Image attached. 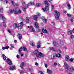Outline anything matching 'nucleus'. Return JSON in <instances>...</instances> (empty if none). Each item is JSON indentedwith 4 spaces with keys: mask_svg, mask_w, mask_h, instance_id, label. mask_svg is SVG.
<instances>
[{
    "mask_svg": "<svg viewBox=\"0 0 74 74\" xmlns=\"http://www.w3.org/2000/svg\"><path fill=\"white\" fill-rule=\"evenodd\" d=\"M34 55H35L37 56V57H38L39 58H40V57L42 58V57H44V56H45L44 54L42 53L41 52H39L38 50L37 49L36 50L34 51Z\"/></svg>",
    "mask_w": 74,
    "mask_h": 74,
    "instance_id": "nucleus-1",
    "label": "nucleus"
},
{
    "mask_svg": "<svg viewBox=\"0 0 74 74\" xmlns=\"http://www.w3.org/2000/svg\"><path fill=\"white\" fill-rule=\"evenodd\" d=\"M54 12L55 13V17L56 20L59 19V17L60 16V13L58 11L56 10L54 11Z\"/></svg>",
    "mask_w": 74,
    "mask_h": 74,
    "instance_id": "nucleus-2",
    "label": "nucleus"
},
{
    "mask_svg": "<svg viewBox=\"0 0 74 74\" xmlns=\"http://www.w3.org/2000/svg\"><path fill=\"white\" fill-rule=\"evenodd\" d=\"M14 14H21L22 11L21 10L19 9V8H16L15 9Z\"/></svg>",
    "mask_w": 74,
    "mask_h": 74,
    "instance_id": "nucleus-3",
    "label": "nucleus"
},
{
    "mask_svg": "<svg viewBox=\"0 0 74 74\" xmlns=\"http://www.w3.org/2000/svg\"><path fill=\"white\" fill-rule=\"evenodd\" d=\"M6 62L8 63V64L9 65H10L11 66V65H12V61L11 60H10L9 58H8L6 60Z\"/></svg>",
    "mask_w": 74,
    "mask_h": 74,
    "instance_id": "nucleus-4",
    "label": "nucleus"
},
{
    "mask_svg": "<svg viewBox=\"0 0 74 74\" xmlns=\"http://www.w3.org/2000/svg\"><path fill=\"white\" fill-rule=\"evenodd\" d=\"M41 18L42 19V21L44 23H47V19H45V17L44 16H42Z\"/></svg>",
    "mask_w": 74,
    "mask_h": 74,
    "instance_id": "nucleus-5",
    "label": "nucleus"
},
{
    "mask_svg": "<svg viewBox=\"0 0 74 74\" xmlns=\"http://www.w3.org/2000/svg\"><path fill=\"white\" fill-rule=\"evenodd\" d=\"M17 37L19 40H21V39H22V34H18L17 35Z\"/></svg>",
    "mask_w": 74,
    "mask_h": 74,
    "instance_id": "nucleus-6",
    "label": "nucleus"
},
{
    "mask_svg": "<svg viewBox=\"0 0 74 74\" xmlns=\"http://www.w3.org/2000/svg\"><path fill=\"white\" fill-rule=\"evenodd\" d=\"M34 26L36 28H39V26H38V24L37 22H36L34 23Z\"/></svg>",
    "mask_w": 74,
    "mask_h": 74,
    "instance_id": "nucleus-7",
    "label": "nucleus"
},
{
    "mask_svg": "<svg viewBox=\"0 0 74 74\" xmlns=\"http://www.w3.org/2000/svg\"><path fill=\"white\" fill-rule=\"evenodd\" d=\"M64 65H65V68L67 69V70H68L69 68V66L67 65V63L66 62H65Z\"/></svg>",
    "mask_w": 74,
    "mask_h": 74,
    "instance_id": "nucleus-8",
    "label": "nucleus"
},
{
    "mask_svg": "<svg viewBox=\"0 0 74 74\" xmlns=\"http://www.w3.org/2000/svg\"><path fill=\"white\" fill-rule=\"evenodd\" d=\"M30 31L31 32H34L35 30H34V28L33 26H30Z\"/></svg>",
    "mask_w": 74,
    "mask_h": 74,
    "instance_id": "nucleus-9",
    "label": "nucleus"
},
{
    "mask_svg": "<svg viewBox=\"0 0 74 74\" xmlns=\"http://www.w3.org/2000/svg\"><path fill=\"white\" fill-rule=\"evenodd\" d=\"M0 18H1V19H2L3 21L5 19V18L3 14H0Z\"/></svg>",
    "mask_w": 74,
    "mask_h": 74,
    "instance_id": "nucleus-10",
    "label": "nucleus"
},
{
    "mask_svg": "<svg viewBox=\"0 0 74 74\" xmlns=\"http://www.w3.org/2000/svg\"><path fill=\"white\" fill-rule=\"evenodd\" d=\"M24 65H25V62H22V63H21V65L20 66V67L22 68V69H23V70L24 71H25V69H24V68H23V66H24Z\"/></svg>",
    "mask_w": 74,
    "mask_h": 74,
    "instance_id": "nucleus-11",
    "label": "nucleus"
},
{
    "mask_svg": "<svg viewBox=\"0 0 74 74\" xmlns=\"http://www.w3.org/2000/svg\"><path fill=\"white\" fill-rule=\"evenodd\" d=\"M70 57L69 56H66L65 57V60L67 62H69Z\"/></svg>",
    "mask_w": 74,
    "mask_h": 74,
    "instance_id": "nucleus-12",
    "label": "nucleus"
},
{
    "mask_svg": "<svg viewBox=\"0 0 74 74\" xmlns=\"http://www.w3.org/2000/svg\"><path fill=\"white\" fill-rule=\"evenodd\" d=\"M53 45L54 47H59V44L58 42H54L53 43Z\"/></svg>",
    "mask_w": 74,
    "mask_h": 74,
    "instance_id": "nucleus-13",
    "label": "nucleus"
},
{
    "mask_svg": "<svg viewBox=\"0 0 74 74\" xmlns=\"http://www.w3.org/2000/svg\"><path fill=\"white\" fill-rule=\"evenodd\" d=\"M42 33H48V31L46 29H43L42 30Z\"/></svg>",
    "mask_w": 74,
    "mask_h": 74,
    "instance_id": "nucleus-14",
    "label": "nucleus"
},
{
    "mask_svg": "<svg viewBox=\"0 0 74 74\" xmlns=\"http://www.w3.org/2000/svg\"><path fill=\"white\" fill-rule=\"evenodd\" d=\"M55 57H56V54H55L54 53L53 55L51 56V59H54V58H55Z\"/></svg>",
    "mask_w": 74,
    "mask_h": 74,
    "instance_id": "nucleus-15",
    "label": "nucleus"
},
{
    "mask_svg": "<svg viewBox=\"0 0 74 74\" xmlns=\"http://www.w3.org/2000/svg\"><path fill=\"white\" fill-rule=\"evenodd\" d=\"M67 33L68 35H71L72 34V31L71 30L69 29L67 31Z\"/></svg>",
    "mask_w": 74,
    "mask_h": 74,
    "instance_id": "nucleus-16",
    "label": "nucleus"
},
{
    "mask_svg": "<svg viewBox=\"0 0 74 74\" xmlns=\"http://www.w3.org/2000/svg\"><path fill=\"white\" fill-rule=\"evenodd\" d=\"M49 6H45V10L46 11H49Z\"/></svg>",
    "mask_w": 74,
    "mask_h": 74,
    "instance_id": "nucleus-17",
    "label": "nucleus"
},
{
    "mask_svg": "<svg viewBox=\"0 0 74 74\" xmlns=\"http://www.w3.org/2000/svg\"><path fill=\"white\" fill-rule=\"evenodd\" d=\"M13 27L14 28H15V29H16L17 27H18V24L16 23H14L13 25Z\"/></svg>",
    "mask_w": 74,
    "mask_h": 74,
    "instance_id": "nucleus-18",
    "label": "nucleus"
},
{
    "mask_svg": "<svg viewBox=\"0 0 74 74\" xmlns=\"http://www.w3.org/2000/svg\"><path fill=\"white\" fill-rule=\"evenodd\" d=\"M47 71L48 74H52V71L48 69H47Z\"/></svg>",
    "mask_w": 74,
    "mask_h": 74,
    "instance_id": "nucleus-19",
    "label": "nucleus"
},
{
    "mask_svg": "<svg viewBox=\"0 0 74 74\" xmlns=\"http://www.w3.org/2000/svg\"><path fill=\"white\" fill-rule=\"evenodd\" d=\"M15 67L14 66H12V67H10V70H15Z\"/></svg>",
    "mask_w": 74,
    "mask_h": 74,
    "instance_id": "nucleus-20",
    "label": "nucleus"
},
{
    "mask_svg": "<svg viewBox=\"0 0 74 74\" xmlns=\"http://www.w3.org/2000/svg\"><path fill=\"white\" fill-rule=\"evenodd\" d=\"M33 18L34 21H37V18H38L37 16L36 15L34 16H33Z\"/></svg>",
    "mask_w": 74,
    "mask_h": 74,
    "instance_id": "nucleus-21",
    "label": "nucleus"
},
{
    "mask_svg": "<svg viewBox=\"0 0 74 74\" xmlns=\"http://www.w3.org/2000/svg\"><path fill=\"white\" fill-rule=\"evenodd\" d=\"M44 3L46 5V6L49 5V3H48V2L47 1H45Z\"/></svg>",
    "mask_w": 74,
    "mask_h": 74,
    "instance_id": "nucleus-22",
    "label": "nucleus"
},
{
    "mask_svg": "<svg viewBox=\"0 0 74 74\" xmlns=\"http://www.w3.org/2000/svg\"><path fill=\"white\" fill-rule=\"evenodd\" d=\"M56 56L57 58H61V57H62V55H61L60 54L58 53L56 54Z\"/></svg>",
    "mask_w": 74,
    "mask_h": 74,
    "instance_id": "nucleus-23",
    "label": "nucleus"
},
{
    "mask_svg": "<svg viewBox=\"0 0 74 74\" xmlns=\"http://www.w3.org/2000/svg\"><path fill=\"white\" fill-rule=\"evenodd\" d=\"M60 44L62 46H63L64 45V43L62 40H60Z\"/></svg>",
    "mask_w": 74,
    "mask_h": 74,
    "instance_id": "nucleus-24",
    "label": "nucleus"
},
{
    "mask_svg": "<svg viewBox=\"0 0 74 74\" xmlns=\"http://www.w3.org/2000/svg\"><path fill=\"white\" fill-rule=\"evenodd\" d=\"M15 12V10L14 9H12L11 10L10 12V14H12L14 12Z\"/></svg>",
    "mask_w": 74,
    "mask_h": 74,
    "instance_id": "nucleus-25",
    "label": "nucleus"
},
{
    "mask_svg": "<svg viewBox=\"0 0 74 74\" xmlns=\"http://www.w3.org/2000/svg\"><path fill=\"white\" fill-rule=\"evenodd\" d=\"M30 44L31 46H32V47H34V45H34V42H30Z\"/></svg>",
    "mask_w": 74,
    "mask_h": 74,
    "instance_id": "nucleus-26",
    "label": "nucleus"
},
{
    "mask_svg": "<svg viewBox=\"0 0 74 74\" xmlns=\"http://www.w3.org/2000/svg\"><path fill=\"white\" fill-rule=\"evenodd\" d=\"M28 4L30 5H33L34 4V3H33V2H31L28 3Z\"/></svg>",
    "mask_w": 74,
    "mask_h": 74,
    "instance_id": "nucleus-27",
    "label": "nucleus"
},
{
    "mask_svg": "<svg viewBox=\"0 0 74 74\" xmlns=\"http://www.w3.org/2000/svg\"><path fill=\"white\" fill-rule=\"evenodd\" d=\"M2 57L3 58L4 60H6V56H5V55L4 54L2 55Z\"/></svg>",
    "mask_w": 74,
    "mask_h": 74,
    "instance_id": "nucleus-28",
    "label": "nucleus"
},
{
    "mask_svg": "<svg viewBox=\"0 0 74 74\" xmlns=\"http://www.w3.org/2000/svg\"><path fill=\"white\" fill-rule=\"evenodd\" d=\"M67 6L68 7L69 9L70 10V9H71V5H70V4L69 3H68L67 5Z\"/></svg>",
    "mask_w": 74,
    "mask_h": 74,
    "instance_id": "nucleus-29",
    "label": "nucleus"
},
{
    "mask_svg": "<svg viewBox=\"0 0 74 74\" xmlns=\"http://www.w3.org/2000/svg\"><path fill=\"white\" fill-rule=\"evenodd\" d=\"M22 49L23 51H26L27 50V48H26L25 47H23V48H22Z\"/></svg>",
    "mask_w": 74,
    "mask_h": 74,
    "instance_id": "nucleus-30",
    "label": "nucleus"
},
{
    "mask_svg": "<svg viewBox=\"0 0 74 74\" xmlns=\"http://www.w3.org/2000/svg\"><path fill=\"white\" fill-rule=\"evenodd\" d=\"M51 51H53V52H55V51H56V50H55V48L53 47L51 48Z\"/></svg>",
    "mask_w": 74,
    "mask_h": 74,
    "instance_id": "nucleus-31",
    "label": "nucleus"
},
{
    "mask_svg": "<svg viewBox=\"0 0 74 74\" xmlns=\"http://www.w3.org/2000/svg\"><path fill=\"white\" fill-rule=\"evenodd\" d=\"M22 48L21 47L18 50V52L19 53H21V51H22Z\"/></svg>",
    "mask_w": 74,
    "mask_h": 74,
    "instance_id": "nucleus-32",
    "label": "nucleus"
},
{
    "mask_svg": "<svg viewBox=\"0 0 74 74\" xmlns=\"http://www.w3.org/2000/svg\"><path fill=\"white\" fill-rule=\"evenodd\" d=\"M20 25L21 26H23V22H21L20 23Z\"/></svg>",
    "mask_w": 74,
    "mask_h": 74,
    "instance_id": "nucleus-33",
    "label": "nucleus"
},
{
    "mask_svg": "<svg viewBox=\"0 0 74 74\" xmlns=\"http://www.w3.org/2000/svg\"><path fill=\"white\" fill-rule=\"evenodd\" d=\"M18 30H21V29H22V27L21 26H19L18 27Z\"/></svg>",
    "mask_w": 74,
    "mask_h": 74,
    "instance_id": "nucleus-34",
    "label": "nucleus"
},
{
    "mask_svg": "<svg viewBox=\"0 0 74 74\" xmlns=\"http://www.w3.org/2000/svg\"><path fill=\"white\" fill-rule=\"evenodd\" d=\"M74 61V60L72 58H70L69 60V62H73Z\"/></svg>",
    "mask_w": 74,
    "mask_h": 74,
    "instance_id": "nucleus-35",
    "label": "nucleus"
},
{
    "mask_svg": "<svg viewBox=\"0 0 74 74\" xmlns=\"http://www.w3.org/2000/svg\"><path fill=\"white\" fill-rule=\"evenodd\" d=\"M57 52H59V53H60L62 52L61 51H60V50L59 49H57Z\"/></svg>",
    "mask_w": 74,
    "mask_h": 74,
    "instance_id": "nucleus-36",
    "label": "nucleus"
},
{
    "mask_svg": "<svg viewBox=\"0 0 74 74\" xmlns=\"http://www.w3.org/2000/svg\"><path fill=\"white\" fill-rule=\"evenodd\" d=\"M23 11H25L26 10V8L25 7L23 8Z\"/></svg>",
    "mask_w": 74,
    "mask_h": 74,
    "instance_id": "nucleus-37",
    "label": "nucleus"
},
{
    "mask_svg": "<svg viewBox=\"0 0 74 74\" xmlns=\"http://www.w3.org/2000/svg\"><path fill=\"white\" fill-rule=\"evenodd\" d=\"M9 47L8 46H6L5 47V48L6 49H8L9 48Z\"/></svg>",
    "mask_w": 74,
    "mask_h": 74,
    "instance_id": "nucleus-38",
    "label": "nucleus"
},
{
    "mask_svg": "<svg viewBox=\"0 0 74 74\" xmlns=\"http://www.w3.org/2000/svg\"><path fill=\"white\" fill-rule=\"evenodd\" d=\"M37 16H39V17H40L41 16V14L40 13H38V14H37Z\"/></svg>",
    "mask_w": 74,
    "mask_h": 74,
    "instance_id": "nucleus-39",
    "label": "nucleus"
},
{
    "mask_svg": "<svg viewBox=\"0 0 74 74\" xmlns=\"http://www.w3.org/2000/svg\"><path fill=\"white\" fill-rule=\"evenodd\" d=\"M36 7H39V6H40V5L39 3H37L36 4Z\"/></svg>",
    "mask_w": 74,
    "mask_h": 74,
    "instance_id": "nucleus-40",
    "label": "nucleus"
},
{
    "mask_svg": "<svg viewBox=\"0 0 74 74\" xmlns=\"http://www.w3.org/2000/svg\"><path fill=\"white\" fill-rule=\"evenodd\" d=\"M4 3H5L6 4L8 3V1L7 0H5L4 1Z\"/></svg>",
    "mask_w": 74,
    "mask_h": 74,
    "instance_id": "nucleus-41",
    "label": "nucleus"
},
{
    "mask_svg": "<svg viewBox=\"0 0 74 74\" xmlns=\"http://www.w3.org/2000/svg\"><path fill=\"white\" fill-rule=\"evenodd\" d=\"M10 3L12 4H13L15 3V2L12 1H10Z\"/></svg>",
    "mask_w": 74,
    "mask_h": 74,
    "instance_id": "nucleus-42",
    "label": "nucleus"
},
{
    "mask_svg": "<svg viewBox=\"0 0 74 74\" xmlns=\"http://www.w3.org/2000/svg\"><path fill=\"white\" fill-rule=\"evenodd\" d=\"M45 66L46 68H47V67H48V66H47V64L46 63H45Z\"/></svg>",
    "mask_w": 74,
    "mask_h": 74,
    "instance_id": "nucleus-43",
    "label": "nucleus"
},
{
    "mask_svg": "<svg viewBox=\"0 0 74 74\" xmlns=\"http://www.w3.org/2000/svg\"><path fill=\"white\" fill-rule=\"evenodd\" d=\"M40 47H41V45H38L37 46V48H40Z\"/></svg>",
    "mask_w": 74,
    "mask_h": 74,
    "instance_id": "nucleus-44",
    "label": "nucleus"
},
{
    "mask_svg": "<svg viewBox=\"0 0 74 74\" xmlns=\"http://www.w3.org/2000/svg\"><path fill=\"white\" fill-rule=\"evenodd\" d=\"M11 47H12V48H14V45H13L12 44H11L10 45Z\"/></svg>",
    "mask_w": 74,
    "mask_h": 74,
    "instance_id": "nucleus-45",
    "label": "nucleus"
},
{
    "mask_svg": "<svg viewBox=\"0 0 74 74\" xmlns=\"http://www.w3.org/2000/svg\"><path fill=\"white\" fill-rule=\"evenodd\" d=\"M51 8H52V9L53 10V9H54L55 6L54 5H51Z\"/></svg>",
    "mask_w": 74,
    "mask_h": 74,
    "instance_id": "nucleus-46",
    "label": "nucleus"
},
{
    "mask_svg": "<svg viewBox=\"0 0 74 74\" xmlns=\"http://www.w3.org/2000/svg\"><path fill=\"white\" fill-rule=\"evenodd\" d=\"M41 29H40L39 28H38V29H37V31L38 32H41Z\"/></svg>",
    "mask_w": 74,
    "mask_h": 74,
    "instance_id": "nucleus-47",
    "label": "nucleus"
},
{
    "mask_svg": "<svg viewBox=\"0 0 74 74\" xmlns=\"http://www.w3.org/2000/svg\"><path fill=\"white\" fill-rule=\"evenodd\" d=\"M67 15L68 17H71V15L70 14H67Z\"/></svg>",
    "mask_w": 74,
    "mask_h": 74,
    "instance_id": "nucleus-48",
    "label": "nucleus"
},
{
    "mask_svg": "<svg viewBox=\"0 0 74 74\" xmlns=\"http://www.w3.org/2000/svg\"><path fill=\"white\" fill-rule=\"evenodd\" d=\"M71 69L72 71H74V67H72L71 68Z\"/></svg>",
    "mask_w": 74,
    "mask_h": 74,
    "instance_id": "nucleus-49",
    "label": "nucleus"
},
{
    "mask_svg": "<svg viewBox=\"0 0 74 74\" xmlns=\"http://www.w3.org/2000/svg\"><path fill=\"white\" fill-rule=\"evenodd\" d=\"M73 19V18H71V22H73V21H74V20Z\"/></svg>",
    "mask_w": 74,
    "mask_h": 74,
    "instance_id": "nucleus-50",
    "label": "nucleus"
},
{
    "mask_svg": "<svg viewBox=\"0 0 74 74\" xmlns=\"http://www.w3.org/2000/svg\"><path fill=\"white\" fill-rule=\"evenodd\" d=\"M40 73V74H44V73H43V72H42L41 71H39V73Z\"/></svg>",
    "mask_w": 74,
    "mask_h": 74,
    "instance_id": "nucleus-51",
    "label": "nucleus"
},
{
    "mask_svg": "<svg viewBox=\"0 0 74 74\" xmlns=\"http://www.w3.org/2000/svg\"><path fill=\"white\" fill-rule=\"evenodd\" d=\"M48 1L50 3H52V0H48Z\"/></svg>",
    "mask_w": 74,
    "mask_h": 74,
    "instance_id": "nucleus-52",
    "label": "nucleus"
},
{
    "mask_svg": "<svg viewBox=\"0 0 74 74\" xmlns=\"http://www.w3.org/2000/svg\"><path fill=\"white\" fill-rule=\"evenodd\" d=\"M16 56L17 59H19V55L18 54L16 55Z\"/></svg>",
    "mask_w": 74,
    "mask_h": 74,
    "instance_id": "nucleus-53",
    "label": "nucleus"
},
{
    "mask_svg": "<svg viewBox=\"0 0 74 74\" xmlns=\"http://www.w3.org/2000/svg\"><path fill=\"white\" fill-rule=\"evenodd\" d=\"M8 32H9L10 33H11V31L9 29H8Z\"/></svg>",
    "mask_w": 74,
    "mask_h": 74,
    "instance_id": "nucleus-54",
    "label": "nucleus"
},
{
    "mask_svg": "<svg viewBox=\"0 0 74 74\" xmlns=\"http://www.w3.org/2000/svg\"><path fill=\"white\" fill-rule=\"evenodd\" d=\"M2 49L3 50H4V49H6L5 47H2Z\"/></svg>",
    "mask_w": 74,
    "mask_h": 74,
    "instance_id": "nucleus-55",
    "label": "nucleus"
},
{
    "mask_svg": "<svg viewBox=\"0 0 74 74\" xmlns=\"http://www.w3.org/2000/svg\"><path fill=\"white\" fill-rule=\"evenodd\" d=\"M20 20L21 21H23V18H20Z\"/></svg>",
    "mask_w": 74,
    "mask_h": 74,
    "instance_id": "nucleus-56",
    "label": "nucleus"
},
{
    "mask_svg": "<svg viewBox=\"0 0 74 74\" xmlns=\"http://www.w3.org/2000/svg\"><path fill=\"white\" fill-rule=\"evenodd\" d=\"M35 64L36 66H38V63L37 62H36L35 63Z\"/></svg>",
    "mask_w": 74,
    "mask_h": 74,
    "instance_id": "nucleus-57",
    "label": "nucleus"
},
{
    "mask_svg": "<svg viewBox=\"0 0 74 74\" xmlns=\"http://www.w3.org/2000/svg\"><path fill=\"white\" fill-rule=\"evenodd\" d=\"M54 64L55 65V66H57L58 65V64L56 62L54 63Z\"/></svg>",
    "mask_w": 74,
    "mask_h": 74,
    "instance_id": "nucleus-58",
    "label": "nucleus"
},
{
    "mask_svg": "<svg viewBox=\"0 0 74 74\" xmlns=\"http://www.w3.org/2000/svg\"><path fill=\"white\" fill-rule=\"evenodd\" d=\"M71 38L73 39V38H74V36L73 35H72L71 36Z\"/></svg>",
    "mask_w": 74,
    "mask_h": 74,
    "instance_id": "nucleus-59",
    "label": "nucleus"
},
{
    "mask_svg": "<svg viewBox=\"0 0 74 74\" xmlns=\"http://www.w3.org/2000/svg\"><path fill=\"white\" fill-rule=\"evenodd\" d=\"M18 5H19V4H18V3H17L15 4L16 6L18 7Z\"/></svg>",
    "mask_w": 74,
    "mask_h": 74,
    "instance_id": "nucleus-60",
    "label": "nucleus"
},
{
    "mask_svg": "<svg viewBox=\"0 0 74 74\" xmlns=\"http://www.w3.org/2000/svg\"><path fill=\"white\" fill-rule=\"evenodd\" d=\"M42 10H43V12H45V8H42Z\"/></svg>",
    "mask_w": 74,
    "mask_h": 74,
    "instance_id": "nucleus-61",
    "label": "nucleus"
},
{
    "mask_svg": "<svg viewBox=\"0 0 74 74\" xmlns=\"http://www.w3.org/2000/svg\"><path fill=\"white\" fill-rule=\"evenodd\" d=\"M26 19L27 20V21H29V18H28V17H27L26 18Z\"/></svg>",
    "mask_w": 74,
    "mask_h": 74,
    "instance_id": "nucleus-62",
    "label": "nucleus"
},
{
    "mask_svg": "<svg viewBox=\"0 0 74 74\" xmlns=\"http://www.w3.org/2000/svg\"><path fill=\"white\" fill-rule=\"evenodd\" d=\"M3 24L5 23V21H4V20H3Z\"/></svg>",
    "mask_w": 74,
    "mask_h": 74,
    "instance_id": "nucleus-63",
    "label": "nucleus"
},
{
    "mask_svg": "<svg viewBox=\"0 0 74 74\" xmlns=\"http://www.w3.org/2000/svg\"><path fill=\"white\" fill-rule=\"evenodd\" d=\"M3 26H4V27H6V24H5V23L3 24Z\"/></svg>",
    "mask_w": 74,
    "mask_h": 74,
    "instance_id": "nucleus-64",
    "label": "nucleus"
}]
</instances>
